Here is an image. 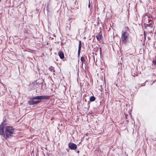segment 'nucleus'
<instances>
[{"label": "nucleus", "mask_w": 156, "mask_h": 156, "mask_svg": "<svg viewBox=\"0 0 156 156\" xmlns=\"http://www.w3.org/2000/svg\"><path fill=\"white\" fill-rule=\"evenodd\" d=\"M4 123H2L0 125V135H3L4 137L6 139L11 138L15 134V129L10 126H6L5 128V133L4 131Z\"/></svg>", "instance_id": "1"}, {"label": "nucleus", "mask_w": 156, "mask_h": 156, "mask_svg": "<svg viewBox=\"0 0 156 156\" xmlns=\"http://www.w3.org/2000/svg\"><path fill=\"white\" fill-rule=\"evenodd\" d=\"M50 97L48 95L37 96L32 97L29 98L30 100L28 101L27 103L30 105H34L38 104L41 102L40 100L41 99H48Z\"/></svg>", "instance_id": "2"}, {"label": "nucleus", "mask_w": 156, "mask_h": 156, "mask_svg": "<svg viewBox=\"0 0 156 156\" xmlns=\"http://www.w3.org/2000/svg\"><path fill=\"white\" fill-rule=\"evenodd\" d=\"M129 36V34L126 31L122 32V36L121 37V40L122 43L125 44L127 43V41Z\"/></svg>", "instance_id": "3"}, {"label": "nucleus", "mask_w": 156, "mask_h": 156, "mask_svg": "<svg viewBox=\"0 0 156 156\" xmlns=\"http://www.w3.org/2000/svg\"><path fill=\"white\" fill-rule=\"evenodd\" d=\"M68 147L70 149L72 150H75L77 148V146L76 144L70 142L68 144Z\"/></svg>", "instance_id": "4"}, {"label": "nucleus", "mask_w": 156, "mask_h": 156, "mask_svg": "<svg viewBox=\"0 0 156 156\" xmlns=\"http://www.w3.org/2000/svg\"><path fill=\"white\" fill-rule=\"evenodd\" d=\"M147 25L151 27V28H153V31L154 30V22L151 20H148V24H147Z\"/></svg>", "instance_id": "5"}, {"label": "nucleus", "mask_w": 156, "mask_h": 156, "mask_svg": "<svg viewBox=\"0 0 156 156\" xmlns=\"http://www.w3.org/2000/svg\"><path fill=\"white\" fill-rule=\"evenodd\" d=\"M82 47V44H81V41H79V47H78V58H79V56L81 51V48Z\"/></svg>", "instance_id": "6"}, {"label": "nucleus", "mask_w": 156, "mask_h": 156, "mask_svg": "<svg viewBox=\"0 0 156 156\" xmlns=\"http://www.w3.org/2000/svg\"><path fill=\"white\" fill-rule=\"evenodd\" d=\"M58 55L61 59H63L64 58V55L63 52L62 51H59L58 52Z\"/></svg>", "instance_id": "7"}, {"label": "nucleus", "mask_w": 156, "mask_h": 156, "mask_svg": "<svg viewBox=\"0 0 156 156\" xmlns=\"http://www.w3.org/2000/svg\"><path fill=\"white\" fill-rule=\"evenodd\" d=\"M102 33L100 31L99 33L97 35L96 37L97 38V39L99 41L102 38Z\"/></svg>", "instance_id": "8"}, {"label": "nucleus", "mask_w": 156, "mask_h": 156, "mask_svg": "<svg viewBox=\"0 0 156 156\" xmlns=\"http://www.w3.org/2000/svg\"><path fill=\"white\" fill-rule=\"evenodd\" d=\"M85 84L86 85H85V89H88L89 87V84L88 82H87V81L85 80L84 81V83H83V85Z\"/></svg>", "instance_id": "9"}, {"label": "nucleus", "mask_w": 156, "mask_h": 156, "mask_svg": "<svg viewBox=\"0 0 156 156\" xmlns=\"http://www.w3.org/2000/svg\"><path fill=\"white\" fill-rule=\"evenodd\" d=\"M96 98L94 96H91L89 98V100L91 102L94 101H95Z\"/></svg>", "instance_id": "10"}, {"label": "nucleus", "mask_w": 156, "mask_h": 156, "mask_svg": "<svg viewBox=\"0 0 156 156\" xmlns=\"http://www.w3.org/2000/svg\"><path fill=\"white\" fill-rule=\"evenodd\" d=\"M80 60H81V61L82 62L81 65H82V66H83V63H84L85 64V61H86V60L84 58L83 56L81 57Z\"/></svg>", "instance_id": "11"}, {"label": "nucleus", "mask_w": 156, "mask_h": 156, "mask_svg": "<svg viewBox=\"0 0 156 156\" xmlns=\"http://www.w3.org/2000/svg\"><path fill=\"white\" fill-rule=\"evenodd\" d=\"M153 60L152 61V63L156 67V55L155 56L154 58H153Z\"/></svg>", "instance_id": "12"}, {"label": "nucleus", "mask_w": 156, "mask_h": 156, "mask_svg": "<svg viewBox=\"0 0 156 156\" xmlns=\"http://www.w3.org/2000/svg\"><path fill=\"white\" fill-rule=\"evenodd\" d=\"M49 69L51 71H53V72H55V68L54 67L51 66L49 67Z\"/></svg>", "instance_id": "13"}, {"label": "nucleus", "mask_w": 156, "mask_h": 156, "mask_svg": "<svg viewBox=\"0 0 156 156\" xmlns=\"http://www.w3.org/2000/svg\"><path fill=\"white\" fill-rule=\"evenodd\" d=\"M90 0H89V4H88V7L89 8H90V10L91 11V9H92V7H91V8H90Z\"/></svg>", "instance_id": "14"}, {"label": "nucleus", "mask_w": 156, "mask_h": 156, "mask_svg": "<svg viewBox=\"0 0 156 156\" xmlns=\"http://www.w3.org/2000/svg\"><path fill=\"white\" fill-rule=\"evenodd\" d=\"M144 38H145V39H146V34H145V32H144Z\"/></svg>", "instance_id": "15"}, {"label": "nucleus", "mask_w": 156, "mask_h": 156, "mask_svg": "<svg viewBox=\"0 0 156 156\" xmlns=\"http://www.w3.org/2000/svg\"><path fill=\"white\" fill-rule=\"evenodd\" d=\"M153 29L152 30H151L150 32V33L151 34L153 33Z\"/></svg>", "instance_id": "16"}, {"label": "nucleus", "mask_w": 156, "mask_h": 156, "mask_svg": "<svg viewBox=\"0 0 156 156\" xmlns=\"http://www.w3.org/2000/svg\"><path fill=\"white\" fill-rule=\"evenodd\" d=\"M100 54H101V48H100Z\"/></svg>", "instance_id": "17"}, {"label": "nucleus", "mask_w": 156, "mask_h": 156, "mask_svg": "<svg viewBox=\"0 0 156 156\" xmlns=\"http://www.w3.org/2000/svg\"><path fill=\"white\" fill-rule=\"evenodd\" d=\"M85 85H86L85 84H84V85L83 84L82 85V86H84V87H85Z\"/></svg>", "instance_id": "18"}, {"label": "nucleus", "mask_w": 156, "mask_h": 156, "mask_svg": "<svg viewBox=\"0 0 156 156\" xmlns=\"http://www.w3.org/2000/svg\"><path fill=\"white\" fill-rule=\"evenodd\" d=\"M133 76H134V77H135V73H134V75H133Z\"/></svg>", "instance_id": "19"}, {"label": "nucleus", "mask_w": 156, "mask_h": 156, "mask_svg": "<svg viewBox=\"0 0 156 156\" xmlns=\"http://www.w3.org/2000/svg\"><path fill=\"white\" fill-rule=\"evenodd\" d=\"M77 153L79 154L80 152V151H78L77 152Z\"/></svg>", "instance_id": "20"}, {"label": "nucleus", "mask_w": 156, "mask_h": 156, "mask_svg": "<svg viewBox=\"0 0 156 156\" xmlns=\"http://www.w3.org/2000/svg\"><path fill=\"white\" fill-rule=\"evenodd\" d=\"M89 104H89V102H88V104H87L88 106V105H89Z\"/></svg>", "instance_id": "21"}, {"label": "nucleus", "mask_w": 156, "mask_h": 156, "mask_svg": "<svg viewBox=\"0 0 156 156\" xmlns=\"http://www.w3.org/2000/svg\"><path fill=\"white\" fill-rule=\"evenodd\" d=\"M148 39H150V38H149V37H148Z\"/></svg>", "instance_id": "22"}, {"label": "nucleus", "mask_w": 156, "mask_h": 156, "mask_svg": "<svg viewBox=\"0 0 156 156\" xmlns=\"http://www.w3.org/2000/svg\"><path fill=\"white\" fill-rule=\"evenodd\" d=\"M148 39H150V38H149V37H148Z\"/></svg>", "instance_id": "23"}, {"label": "nucleus", "mask_w": 156, "mask_h": 156, "mask_svg": "<svg viewBox=\"0 0 156 156\" xmlns=\"http://www.w3.org/2000/svg\"><path fill=\"white\" fill-rule=\"evenodd\" d=\"M148 39H150V38H149V37H148Z\"/></svg>", "instance_id": "24"}]
</instances>
